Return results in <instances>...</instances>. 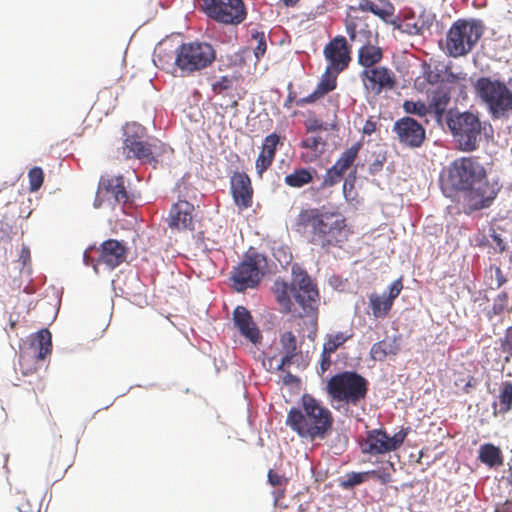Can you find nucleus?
I'll list each match as a JSON object with an SVG mask.
<instances>
[{
    "mask_svg": "<svg viewBox=\"0 0 512 512\" xmlns=\"http://www.w3.org/2000/svg\"><path fill=\"white\" fill-rule=\"evenodd\" d=\"M345 226V218H337L329 221L328 224L321 228L323 233L313 234L320 240L322 248L341 247L345 240L343 236Z\"/></svg>",
    "mask_w": 512,
    "mask_h": 512,
    "instance_id": "24",
    "label": "nucleus"
},
{
    "mask_svg": "<svg viewBox=\"0 0 512 512\" xmlns=\"http://www.w3.org/2000/svg\"><path fill=\"white\" fill-rule=\"evenodd\" d=\"M304 126L307 133H316L328 130V123L318 119L314 115L305 120Z\"/></svg>",
    "mask_w": 512,
    "mask_h": 512,
    "instance_id": "56",
    "label": "nucleus"
},
{
    "mask_svg": "<svg viewBox=\"0 0 512 512\" xmlns=\"http://www.w3.org/2000/svg\"><path fill=\"white\" fill-rule=\"evenodd\" d=\"M284 182L287 186L292 188H302L309 183L308 174L306 170H303V167H296L294 170L287 174L284 178Z\"/></svg>",
    "mask_w": 512,
    "mask_h": 512,
    "instance_id": "38",
    "label": "nucleus"
},
{
    "mask_svg": "<svg viewBox=\"0 0 512 512\" xmlns=\"http://www.w3.org/2000/svg\"><path fill=\"white\" fill-rule=\"evenodd\" d=\"M383 2L382 7H378L375 16L380 18L384 23L392 25L394 23L393 19H396L394 16L395 6L389 0H380Z\"/></svg>",
    "mask_w": 512,
    "mask_h": 512,
    "instance_id": "46",
    "label": "nucleus"
},
{
    "mask_svg": "<svg viewBox=\"0 0 512 512\" xmlns=\"http://www.w3.org/2000/svg\"><path fill=\"white\" fill-rule=\"evenodd\" d=\"M274 158L275 157L273 155L266 154L264 151H261L258 154L255 162V169L259 178H262L263 173L269 169L274 161Z\"/></svg>",
    "mask_w": 512,
    "mask_h": 512,
    "instance_id": "50",
    "label": "nucleus"
},
{
    "mask_svg": "<svg viewBox=\"0 0 512 512\" xmlns=\"http://www.w3.org/2000/svg\"><path fill=\"white\" fill-rule=\"evenodd\" d=\"M304 317H310L309 323H308V334L307 338L311 341H314L317 336V330H318V308H316L315 313L306 314Z\"/></svg>",
    "mask_w": 512,
    "mask_h": 512,
    "instance_id": "61",
    "label": "nucleus"
},
{
    "mask_svg": "<svg viewBox=\"0 0 512 512\" xmlns=\"http://www.w3.org/2000/svg\"><path fill=\"white\" fill-rule=\"evenodd\" d=\"M148 151H149L148 155H153L154 157H160L163 154H165L166 152L172 151V148L169 145H167L161 141H156L149 145Z\"/></svg>",
    "mask_w": 512,
    "mask_h": 512,
    "instance_id": "63",
    "label": "nucleus"
},
{
    "mask_svg": "<svg viewBox=\"0 0 512 512\" xmlns=\"http://www.w3.org/2000/svg\"><path fill=\"white\" fill-rule=\"evenodd\" d=\"M284 140V136H281L279 133L274 131L263 139L261 151H264L266 154L273 155L275 157L278 146H282Z\"/></svg>",
    "mask_w": 512,
    "mask_h": 512,
    "instance_id": "39",
    "label": "nucleus"
},
{
    "mask_svg": "<svg viewBox=\"0 0 512 512\" xmlns=\"http://www.w3.org/2000/svg\"><path fill=\"white\" fill-rule=\"evenodd\" d=\"M406 116L416 115L418 117H425L429 114L430 108L423 100L406 99L402 104Z\"/></svg>",
    "mask_w": 512,
    "mask_h": 512,
    "instance_id": "36",
    "label": "nucleus"
},
{
    "mask_svg": "<svg viewBox=\"0 0 512 512\" xmlns=\"http://www.w3.org/2000/svg\"><path fill=\"white\" fill-rule=\"evenodd\" d=\"M412 432L410 426H402L400 430L393 435L388 433V442L391 452L398 450L404 443L406 437Z\"/></svg>",
    "mask_w": 512,
    "mask_h": 512,
    "instance_id": "45",
    "label": "nucleus"
},
{
    "mask_svg": "<svg viewBox=\"0 0 512 512\" xmlns=\"http://www.w3.org/2000/svg\"><path fill=\"white\" fill-rule=\"evenodd\" d=\"M326 146L327 141L319 135L302 138L299 143L300 148L308 149L311 151L321 150L322 153H324Z\"/></svg>",
    "mask_w": 512,
    "mask_h": 512,
    "instance_id": "44",
    "label": "nucleus"
},
{
    "mask_svg": "<svg viewBox=\"0 0 512 512\" xmlns=\"http://www.w3.org/2000/svg\"><path fill=\"white\" fill-rule=\"evenodd\" d=\"M346 174V170L334 163L331 167L326 170L321 183L315 187L316 191H321L326 188H331L342 181Z\"/></svg>",
    "mask_w": 512,
    "mask_h": 512,
    "instance_id": "33",
    "label": "nucleus"
},
{
    "mask_svg": "<svg viewBox=\"0 0 512 512\" xmlns=\"http://www.w3.org/2000/svg\"><path fill=\"white\" fill-rule=\"evenodd\" d=\"M338 74L339 73H336L335 70L326 69L325 72L321 75L317 86L327 94L334 91L337 87Z\"/></svg>",
    "mask_w": 512,
    "mask_h": 512,
    "instance_id": "41",
    "label": "nucleus"
},
{
    "mask_svg": "<svg viewBox=\"0 0 512 512\" xmlns=\"http://www.w3.org/2000/svg\"><path fill=\"white\" fill-rule=\"evenodd\" d=\"M394 303L387 296L373 292L369 295V307L375 318H384L392 309Z\"/></svg>",
    "mask_w": 512,
    "mask_h": 512,
    "instance_id": "32",
    "label": "nucleus"
},
{
    "mask_svg": "<svg viewBox=\"0 0 512 512\" xmlns=\"http://www.w3.org/2000/svg\"><path fill=\"white\" fill-rule=\"evenodd\" d=\"M217 59V49L214 44L196 39L181 42L175 47L174 66L180 70V76H190L210 67Z\"/></svg>",
    "mask_w": 512,
    "mask_h": 512,
    "instance_id": "7",
    "label": "nucleus"
},
{
    "mask_svg": "<svg viewBox=\"0 0 512 512\" xmlns=\"http://www.w3.org/2000/svg\"><path fill=\"white\" fill-rule=\"evenodd\" d=\"M367 482L365 471H351L338 478L342 490L352 491L355 487Z\"/></svg>",
    "mask_w": 512,
    "mask_h": 512,
    "instance_id": "34",
    "label": "nucleus"
},
{
    "mask_svg": "<svg viewBox=\"0 0 512 512\" xmlns=\"http://www.w3.org/2000/svg\"><path fill=\"white\" fill-rule=\"evenodd\" d=\"M379 40V34H374L373 43H363L358 50L357 63L363 67V69L374 68L376 64L380 63L383 58V50L377 46Z\"/></svg>",
    "mask_w": 512,
    "mask_h": 512,
    "instance_id": "28",
    "label": "nucleus"
},
{
    "mask_svg": "<svg viewBox=\"0 0 512 512\" xmlns=\"http://www.w3.org/2000/svg\"><path fill=\"white\" fill-rule=\"evenodd\" d=\"M182 36V33H172L160 40L153 51V63L156 67L165 69L166 66H174L175 60V47L174 41Z\"/></svg>",
    "mask_w": 512,
    "mask_h": 512,
    "instance_id": "23",
    "label": "nucleus"
},
{
    "mask_svg": "<svg viewBox=\"0 0 512 512\" xmlns=\"http://www.w3.org/2000/svg\"><path fill=\"white\" fill-rule=\"evenodd\" d=\"M394 23L392 24L394 30H398L401 33H405L408 35H418L419 28L417 22H409L402 19L399 16H396V19H393Z\"/></svg>",
    "mask_w": 512,
    "mask_h": 512,
    "instance_id": "49",
    "label": "nucleus"
},
{
    "mask_svg": "<svg viewBox=\"0 0 512 512\" xmlns=\"http://www.w3.org/2000/svg\"><path fill=\"white\" fill-rule=\"evenodd\" d=\"M291 275L292 280L290 283V288L299 287L301 285H308L310 282L314 281L307 270L296 262L291 265Z\"/></svg>",
    "mask_w": 512,
    "mask_h": 512,
    "instance_id": "37",
    "label": "nucleus"
},
{
    "mask_svg": "<svg viewBox=\"0 0 512 512\" xmlns=\"http://www.w3.org/2000/svg\"><path fill=\"white\" fill-rule=\"evenodd\" d=\"M349 445V436L345 432H337L332 438L330 447L334 449L335 454H342L345 452Z\"/></svg>",
    "mask_w": 512,
    "mask_h": 512,
    "instance_id": "52",
    "label": "nucleus"
},
{
    "mask_svg": "<svg viewBox=\"0 0 512 512\" xmlns=\"http://www.w3.org/2000/svg\"><path fill=\"white\" fill-rule=\"evenodd\" d=\"M359 77L364 89L380 95L383 91L392 90L396 84L394 72L386 66H376L371 69H363Z\"/></svg>",
    "mask_w": 512,
    "mask_h": 512,
    "instance_id": "14",
    "label": "nucleus"
},
{
    "mask_svg": "<svg viewBox=\"0 0 512 512\" xmlns=\"http://www.w3.org/2000/svg\"><path fill=\"white\" fill-rule=\"evenodd\" d=\"M443 195L460 204L466 215L489 209L503 188L499 176L489 178L477 156L455 158L439 176Z\"/></svg>",
    "mask_w": 512,
    "mask_h": 512,
    "instance_id": "1",
    "label": "nucleus"
},
{
    "mask_svg": "<svg viewBox=\"0 0 512 512\" xmlns=\"http://www.w3.org/2000/svg\"><path fill=\"white\" fill-rule=\"evenodd\" d=\"M366 480L373 479L379 482L381 485H388L392 481V475L387 469L383 466L378 467L376 469H371L365 471Z\"/></svg>",
    "mask_w": 512,
    "mask_h": 512,
    "instance_id": "47",
    "label": "nucleus"
},
{
    "mask_svg": "<svg viewBox=\"0 0 512 512\" xmlns=\"http://www.w3.org/2000/svg\"><path fill=\"white\" fill-rule=\"evenodd\" d=\"M499 343L502 351L512 357V326L506 329L505 337L500 338Z\"/></svg>",
    "mask_w": 512,
    "mask_h": 512,
    "instance_id": "64",
    "label": "nucleus"
},
{
    "mask_svg": "<svg viewBox=\"0 0 512 512\" xmlns=\"http://www.w3.org/2000/svg\"><path fill=\"white\" fill-rule=\"evenodd\" d=\"M99 191L111 196L114 203H134L136 196L131 182L123 174L102 175L99 179Z\"/></svg>",
    "mask_w": 512,
    "mask_h": 512,
    "instance_id": "13",
    "label": "nucleus"
},
{
    "mask_svg": "<svg viewBox=\"0 0 512 512\" xmlns=\"http://www.w3.org/2000/svg\"><path fill=\"white\" fill-rule=\"evenodd\" d=\"M484 23L477 18H459L446 32L445 39L438 41L439 48L451 58L468 55L484 33Z\"/></svg>",
    "mask_w": 512,
    "mask_h": 512,
    "instance_id": "6",
    "label": "nucleus"
},
{
    "mask_svg": "<svg viewBox=\"0 0 512 512\" xmlns=\"http://www.w3.org/2000/svg\"><path fill=\"white\" fill-rule=\"evenodd\" d=\"M402 289L403 278L399 277L388 285V287L383 291L382 295L387 296V298L394 303V301L400 295Z\"/></svg>",
    "mask_w": 512,
    "mask_h": 512,
    "instance_id": "55",
    "label": "nucleus"
},
{
    "mask_svg": "<svg viewBox=\"0 0 512 512\" xmlns=\"http://www.w3.org/2000/svg\"><path fill=\"white\" fill-rule=\"evenodd\" d=\"M332 360H331V354H326L324 352V349H322L320 360H319V367L317 368V374L322 379V381L325 383L324 374L326 371H328L331 367Z\"/></svg>",
    "mask_w": 512,
    "mask_h": 512,
    "instance_id": "58",
    "label": "nucleus"
},
{
    "mask_svg": "<svg viewBox=\"0 0 512 512\" xmlns=\"http://www.w3.org/2000/svg\"><path fill=\"white\" fill-rule=\"evenodd\" d=\"M273 292L275 293L276 300L283 299L286 301L287 296H291L290 294V284L287 283V281L281 277H278L273 284Z\"/></svg>",
    "mask_w": 512,
    "mask_h": 512,
    "instance_id": "53",
    "label": "nucleus"
},
{
    "mask_svg": "<svg viewBox=\"0 0 512 512\" xmlns=\"http://www.w3.org/2000/svg\"><path fill=\"white\" fill-rule=\"evenodd\" d=\"M445 125L456 148L466 153L478 150L482 134L486 133L487 127L493 131L489 121L481 120L479 112L472 110L461 112L457 108H450L446 112Z\"/></svg>",
    "mask_w": 512,
    "mask_h": 512,
    "instance_id": "4",
    "label": "nucleus"
},
{
    "mask_svg": "<svg viewBox=\"0 0 512 512\" xmlns=\"http://www.w3.org/2000/svg\"><path fill=\"white\" fill-rule=\"evenodd\" d=\"M44 171L39 166H34L28 171L29 189L31 192H37L44 182Z\"/></svg>",
    "mask_w": 512,
    "mask_h": 512,
    "instance_id": "48",
    "label": "nucleus"
},
{
    "mask_svg": "<svg viewBox=\"0 0 512 512\" xmlns=\"http://www.w3.org/2000/svg\"><path fill=\"white\" fill-rule=\"evenodd\" d=\"M128 253L129 248L124 240L109 238L99 247L96 244L89 245L83 252V263L92 266L98 274V264L103 263L109 269H115L126 261Z\"/></svg>",
    "mask_w": 512,
    "mask_h": 512,
    "instance_id": "9",
    "label": "nucleus"
},
{
    "mask_svg": "<svg viewBox=\"0 0 512 512\" xmlns=\"http://www.w3.org/2000/svg\"><path fill=\"white\" fill-rule=\"evenodd\" d=\"M251 38L257 42V45L252 52L256 60L259 61L265 55L267 50L266 34L264 31L253 29L251 30Z\"/></svg>",
    "mask_w": 512,
    "mask_h": 512,
    "instance_id": "42",
    "label": "nucleus"
},
{
    "mask_svg": "<svg viewBox=\"0 0 512 512\" xmlns=\"http://www.w3.org/2000/svg\"><path fill=\"white\" fill-rule=\"evenodd\" d=\"M453 85L454 84H446L442 82H436L433 89H428V106L430 110L436 111H448V105L450 104L452 94H453Z\"/></svg>",
    "mask_w": 512,
    "mask_h": 512,
    "instance_id": "27",
    "label": "nucleus"
},
{
    "mask_svg": "<svg viewBox=\"0 0 512 512\" xmlns=\"http://www.w3.org/2000/svg\"><path fill=\"white\" fill-rule=\"evenodd\" d=\"M358 446L364 455L378 456L391 453L388 432L383 427L367 430L365 437L358 441Z\"/></svg>",
    "mask_w": 512,
    "mask_h": 512,
    "instance_id": "20",
    "label": "nucleus"
},
{
    "mask_svg": "<svg viewBox=\"0 0 512 512\" xmlns=\"http://www.w3.org/2000/svg\"><path fill=\"white\" fill-rule=\"evenodd\" d=\"M272 255L282 268H286L292 262V254L287 246H278L272 249Z\"/></svg>",
    "mask_w": 512,
    "mask_h": 512,
    "instance_id": "51",
    "label": "nucleus"
},
{
    "mask_svg": "<svg viewBox=\"0 0 512 512\" xmlns=\"http://www.w3.org/2000/svg\"><path fill=\"white\" fill-rule=\"evenodd\" d=\"M267 482L272 487H281L287 484L288 480L285 476L279 474L273 469H269L267 473Z\"/></svg>",
    "mask_w": 512,
    "mask_h": 512,
    "instance_id": "62",
    "label": "nucleus"
},
{
    "mask_svg": "<svg viewBox=\"0 0 512 512\" xmlns=\"http://www.w3.org/2000/svg\"><path fill=\"white\" fill-rule=\"evenodd\" d=\"M369 388V380L364 375L354 369H344L325 378L323 391L334 410L351 416L350 406L365 402Z\"/></svg>",
    "mask_w": 512,
    "mask_h": 512,
    "instance_id": "3",
    "label": "nucleus"
},
{
    "mask_svg": "<svg viewBox=\"0 0 512 512\" xmlns=\"http://www.w3.org/2000/svg\"><path fill=\"white\" fill-rule=\"evenodd\" d=\"M399 143L410 149L423 146L427 140L426 127L412 116H403L397 119L392 127Z\"/></svg>",
    "mask_w": 512,
    "mask_h": 512,
    "instance_id": "10",
    "label": "nucleus"
},
{
    "mask_svg": "<svg viewBox=\"0 0 512 512\" xmlns=\"http://www.w3.org/2000/svg\"><path fill=\"white\" fill-rule=\"evenodd\" d=\"M290 294L301 307V312L294 314L296 318H304L306 314L315 313L320 302V292L315 281L308 285L290 288Z\"/></svg>",
    "mask_w": 512,
    "mask_h": 512,
    "instance_id": "19",
    "label": "nucleus"
},
{
    "mask_svg": "<svg viewBox=\"0 0 512 512\" xmlns=\"http://www.w3.org/2000/svg\"><path fill=\"white\" fill-rule=\"evenodd\" d=\"M276 269V264L265 253L249 247L241 261L232 267L229 280L235 292L245 293L248 289H257L261 281Z\"/></svg>",
    "mask_w": 512,
    "mask_h": 512,
    "instance_id": "5",
    "label": "nucleus"
},
{
    "mask_svg": "<svg viewBox=\"0 0 512 512\" xmlns=\"http://www.w3.org/2000/svg\"><path fill=\"white\" fill-rule=\"evenodd\" d=\"M507 300L508 293L506 291H502L501 293H499L494 300L491 310L488 311L487 313L489 318H491L492 315H501L506 309Z\"/></svg>",
    "mask_w": 512,
    "mask_h": 512,
    "instance_id": "54",
    "label": "nucleus"
},
{
    "mask_svg": "<svg viewBox=\"0 0 512 512\" xmlns=\"http://www.w3.org/2000/svg\"><path fill=\"white\" fill-rule=\"evenodd\" d=\"M353 334H345L344 332H337L335 334H327L326 341L323 343L322 349L326 354L334 353L338 348H340L346 341L351 339Z\"/></svg>",
    "mask_w": 512,
    "mask_h": 512,
    "instance_id": "35",
    "label": "nucleus"
},
{
    "mask_svg": "<svg viewBox=\"0 0 512 512\" xmlns=\"http://www.w3.org/2000/svg\"><path fill=\"white\" fill-rule=\"evenodd\" d=\"M422 74H426V79L434 77L436 82L446 84H457L460 80H467V74L464 72H453V63L448 61L446 64H438L434 68L428 62L421 63Z\"/></svg>",
    "mask_w": 512,
    "mask_h": 512,
    "instance_id": "21",
    "label": "nucleus"
},
{
    "mask_svg": "<svg viewBox=\"0 0 512 512\" xmlns=\"http://www.w3.org/2000/svg\"><path fill=\"white\" fill-rule=\"evenodd\" d=\"M469 81L475 96L485 105L499 91L500 87L506 84L503 80L492 79L489 76H479L476 79L471 76Z\"/></svg>",
    "mask_w": 512,
    "mask_h": 512,
    "instance_id": "26",
    "label": "nucleus"
},
{
    "mask_svg": "<svg viewBox=\"0 0 512 512\" xmlns=\"http://www.w3.org/2000/svg\"><path fill=\"white\" fill-rule=\"evenodd\" d=\"M199 10L219 25L236 28L248 17V7L244 0H194Z\"/></svg>",
    "mask_w": 512,
    "mask_h": 512,
    "instance_id": "8",
    "label": "nucleus"
},
{
    "mask_svg": "<svg viewBox=\"0 0 512 512\" xmlns=\"http://www.w3.org/2000/svg\"><path fill=\"white\" fill-rule=\"evenodd\" d=\"M232 322L238 333L254 346L262 343L263 334L254 321L251 311L243 306L237 305L232 311Z\"/></svg>",
    "mask_w": 512,
    "mask_h": 512,
    "instance_id": "15",
    "label": "nucleus"
},
{
    "mask_svg": "<svg viewBox=\"0 0 512 512\" xmlns=\"http://www.w3.org/2000/svg\"><path fill=\"white\" fill-rule=\"evenodd\" d=\"M233 86V79L228 75H223L219 78V80L215 81L212 84V90L215 93H221L223 91H227L231 89Z\"/></svg>",
    "mask_w": 512,
    "mask_h": 512,
    "instance_id": "60",
    "label": "nucleus"
},
{
    "mask_svg": "<svg viewBox=\"0 0 512 512\" xmlns=\"http://www.w3.org/2000/svg\"><path fill=\"white\" fill-rule=\"evenodd\" d=\"M342 193L346 201L354 199L352 191L354 190L355 183L357 181V166H354L346 176H344Z\"/></svg>",
    "mask_w": 512,
    "mask_h": 512,
    "instance_id": "43",
    "label": "nucleus"
},
{
    "mask_svg": "<svg viewBox=\"0 0 512 512\" xmlns=\"http://www.w3.org/2000/svg\"><path fill=\"white\" fill-rule=\"evenodd\" d=\"M194 211L195 206L191 202L179 197L178 201L170 207L166 220L168 227L178 231H194Z\"/></svg>",
    "mask_w": 512,
    "mask_h": 512,
    "instance_id": "17",
    "label": "nucleus"
},
{
    "mask_svg": "<svg viewBox=\"0 0 512 512\" xmlns=\"http://www.w3.org/2000/svg\"><path fill=\"white\" fill-rule=\"evenodd\" d=\"M26 343L28 344L29 349L33 351L32 358H35L37 361H43L52 352V333L48 328H41L37 332L32 333L28 337ZM30 357L31 355H29V353L26 351L20 353L19 364L21 366L23 375H29L34 370L30 367L24 366L27 358Z\"/></svg>",
    "mask_w": 512,
    "mask_h": 512,
    "instance_id": "11",
    "label": "nucleus"
},
{
    "mask_svg": "<svg viewBox=\"0 0 512 512\" xmlns=\"http://www.w3.org/2000/svg\"><path fill=\"white\" fill-rule=\"evenodd\" d=\"M283 351L297 352V338L292 331H285L280 336Z\"/></svg>",
    "mask_w": 512,
    "mask_h": 512,
    "instance_id": "57",
    "label": "nucleus"
},
{
    "mask_svg": "<svg viewBox=\"0 0 512 512\" xmlns=\"http://www.w3.org/2000/svg\"><path fill=\"white\" fill-rule=\"evenodd\" d=\"M477 459L490 469L498 468L503 465L504 462L503 453L500 447L490 442L480 445Z\"/></svg>",
    "mask_w": 512,
    "mask_h": 512,
    "instance_id": "30",
    "label": "nucleus"
},
{
    "mask_svg": "<svg viewBox=\"0 0 512 512\" xmlns=\"http://www.w3.org/2000/svg\"><path fill=\"white\" fill-rule=\"evenodd\" d=\"M486 107L493 120L509 117L512 113V90L507 84L500 87L499 91L486 104Z\"/></svg>",
    "mask_w": 512,
    "mask_h": 512,
    "instance_id": "22",
    "label": "nucleus"
},
{
    "mask_svg": "<svg viewBox=\"0 0 512 512\" xmlns=\"http://www.w3.org/2000/svg\"><path fill=\"white\" fill-rule=\"evenodd\" d=\"M251 53L252 52L249 47H241L235 53L226 55L228 59V65H231V68L244 67L247 63V60L250 59Z\"/></svg>",
    "mask_w": 512,
    "mask_h": 512,
    "instance_id": "40",
    "label": "nucleus"
},
{
    "mask_svg": "<svg viewBox=\"0 0 512 512\" xmlns=\"http://www.w3.org/2000/svg\"><path fill=\"white\" fill-rule=\"evenodd\" d=\"M352 47L343 35L332 38L323 49V55L327 62V70H335L341 73L352 60Z\"/></svg>",
    "mask_w": 512,
    "mask_h": 512,
    "instance_id": "12",
    "label": "nucleus"
},
{
    "mask_svg": "<svg viewBox=\"0 0 512 512\" xmlns=\"http://www.w3.org/2000/svg\"><path fill=\"white\" fill-rule=\"evenodd\" d=\"M401 334H394L383 340L377 341L371 346L369 355L373 361L382 362L387 357L394 358L401 349Z\"/></svg>",
    "mask_w": 512,
    "mask_h": 512,
    "instance_id": "25",
    "label": "nucleus"
},
{
    "mask_svg": "<svg viewBox=\"0 0 512 512\" xmlns=\"http://www.w3.org/2000/svg\"><path fill=\"white\" fill-rule=\"evenodd\" d=\"M230 193L234 204L240 209H248L253 204V187L249 175L235 170L230 177Z\"/></svg>",
    "mask_w": 512,
    "mask_h": 512,
    "instance_id": "18",
    "label": "nucleus"
},
{
    "mask_svg": "<svg viewBox=\"0 0 512 512\" xmlns=\"http://www.w3.org/2000/svg\"><path fill=\"white\" fill-rule=\"evenodd\" d=\"M285 424L301 439L325 441L333 434L335 418L322 400L304 393L288 410Z\"/></svg>",
    "mask_w": 512,
    "mask_h": 512,
    "instance_id": "2",
    "label": "nucleus"
},
{
    "mask_svg": "<svg viewBox=\"0 0 512 512\" xmlns=\"http://www.w3.org/2000/svg\"><path fill=\"white\" fill-rule=\"evenodd\" d=\"M499 402L494 401V413L505 414L512 409V381H503L500 386Z\"/></svg>",
    "mask_w": 512,
    "mask_h": 512,
    "instance_id": "31",
    "label": "nucleus"
},
{
    "mask_svg": "<svg viewBox=\"0 0 512 512\" xmlns=\"http://www.w3.org/2000/svg\"><path fill=\"white\" fill-rule=\"evenodd\" d=\"M356 158L357 157H355L352 153H350L347 149H345L340 154V156L335 161V163L337 164V166H340L347 171L350 167L355 166L354 163H355Z\"/></svg>",
    "mask_w": 512,
    "mask_h": 512,
    "instance_id": "59",
    "label": "nucleus"
},
{
    "mask_svg": "<svg viewBox=\"0 0 512 512\" xmlns=\"http://www.w3.org/2000/svg\"><path fill=\"white\" fill-rule=\"evenodd\" d=\"M144 127L138 123L126 124L123 128V148L127 158H134L143 161L148 156L149 145L141 139Z\"/></svg>",
    "mask_w": 512,
    "mask_h": 512,
    "instance_id": "16",
    "label": "nucleus"
},
{
    "mask_svg": "<svg viewBox=\"0 0 512 512\" xmlns=\"http://www.w3.org/2000/svg\"><path fill=\"white\" fill-rule=\"evenodd\" d=\"M328 220L318 215V208L302 209L298 214L295 224L298 227L306 228L311 226L312 233H323V228Z\"/></svg>",
    "mask_w": 512,
    "mask_h": 512,
    "instance_id": "29",
    "label": "nucleus"
}]
</instances>
